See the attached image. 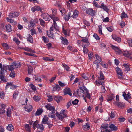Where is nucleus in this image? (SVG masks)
I'll list each match as a JSON object with an SVG mask.
<instances>
[{"label":"nucleus","mask_w":132,"mask_h":132,"mask_svg":"<svg viewBox=\"0 0 132 132\" xmlns=\"http://www.w3.org/2000/svg\"><path fill=\"white\" fill-rule=\"evenodd\" d=\"M104 81H102L101 80H100L98 79V80H96L95 81L96 84L98 86H99L100 85H101L102 86L104 85Z\"/></svg>","instance_id":"obj_16"},{"label":"nucleus","mask_w":132,"mask_h":132,"mask_svg":"<svg viewBox=\"0 0 132 132\" xmlns=\"http://www.w3.org/2000/svg\"><path fill=\"white\" fill-rule=\"evenodd\" d=\"M99 29L98 30L99 33L101 35H102V28L101 26H99Z\"/></svg>","instance_id":"obj_60"},{"label":"nucleus","mask_w":132,"mask_h":132,"mask_svg":"<svg viewBox=\"0 0 132 132\" xmlns=\"http://www.w3.org/2000/svg\"><path fill=\"white\" fill-rule=\"evenodd\" d=\"M86 13L87 14L92 16H94L95 15V12L92 9H87Z\"/></svg>","instance_id":"obj_5"},{"label":"nucleus","mask_w":132,"mask_h":132,"mask_svg":"<svg viewBox=\"0 0 132 132\" xmlns=\"http://www.w3.org/2000/svg\"><path fill=\"white\" fill-rule=\"evenodd\" d=\"M6 19L9 22L12 23L13 25L17 24V22L12 19H9V18L7 17L6 18Z\"/></svg>","instance_id":"obj_25"},{"label":"nucleus","mask_w":132,"mask_h":132,"mask_svg":"<svg viewBox=\"0 0 132 132\" xmlns=\"http://www.w3.org/2000/svg\"><path fill=\"white\" fill-rule=\"evenodd\" d=\"M62 65L63 67L64 68V69H65L67 71H68L69 70V67L67 65L65 64H63Z\"/></svg>","instance_id":"obj_52"},{"label":"nucleus","mask_w":132,"mask_h":132,"mask_svg":"<svg viewBox=\"0 0 132 132\" xmlns=\"http://www.w3.org/2000/svg\"><path fill=\"white\" fill-rule=\"evenodd\" d=\"M122 96L124 98V99L126 100H128L131 98L130 94L129 92H128L127 94L125 92H123Z\"/></svg>","instance_id":"obj_12"},{"label":"nucleus","mask_w":132,"mask_h":132,"mask_svg":"<svg viewBox=\"0 0 132 132\" xmlns=\"http://www.w3.org/2000/svg\"><path fill=\"white\" fill-rule=\"evenodd\" d=\"M24 109L25 111L28 112H30L32 110V106L31 105H29L24 107Z\"/></svg>","instance_id":"obj_17"},{"label":"nucleus","mask_w":132,"mask_h":132,"mask_svg":"<svg viewBox=\"0 0 132 132\" xmlns=\"http://www.w3.org/2000/svg\"><path fill=\"white\" fill-rule=\"evenodd\" d=\"M83 127L84 129L87 130L89 129L90 126L88 123H87L83 126Z\"/></svg>","instance_id":"obj_42"},{"label":"nucleus","mask_w":132,"mask_h":132,"mask_svg":"<svg viewBox=\"0 0 132 132\" xmlns=\"http://www.w3.org/2000/svg\"><path fill=\"white\" fill-rule=\"evenodd\" d=\"M50 30V33L47 34L48 36L50 38H52L53 39L54 38V36L53 33L52 32H51L52 31H51Z\"/></svg>","instance_id":"obj_41"},{"label":"nucleus","mask_w":132,"mask_h":132,"mask_svg":"<svg viewBox=\"0 0 132 132\" xmlns=\"http://www.w3.org/2000/svg\"><path fill=\"white\" fill-rule=\"evenodd\" d=\"M45 107L48 110L51 111L52 112H55V107L53 106H52L50 104H47L45 106Z\"/></svg>","instance_id":"obj_6"},{"label":"nucleus","mask_w":132,"mask_h":132,"mask_svg":"<svg viewBox=\"0 0 132 132\" xmlns=\"http://www.w3.org/2000/svg\"><path fill=\"white\" fill-rule=\"evenodd\" d=\"M61 88L58 84H55L53 87V90L59 91L61 90Z\"/></svg>","instance_id":"obj_18"},{"label":"nucleus","mask_w":132,"mask_h":132,"mask_svg":"<svg viewBox=\"0 0 132 132\" xmlns=\"http://www.w3.org/2000/svg\"><path fill=\"white\" fill-rule=\"evenodd\" d=\"M84 91L83 89H77L76 92L74 93L76 94V96H81L82 94L83 93Z\"/></svg>","instance_id":"obj_8"},{"label":"nucleus","mask_w":132,"mask_h":132,"mask_svg":"<svg viewBox=\"0 0 132 132\" xmlns=\"http://www.w3.org/2000/svg\"><path fill=\"white\" fill-rule=\"evenodd\" d=\"M40 98V97L38 95H34L33 97V99L36 102L39 101Z\"/></svg>","instance_id":"obj_38"},{"label":"nucleus","mask_w":132,"mask_h":132,"mask_svg":"<svg viewBox=\"0 0 132 132\" xmlns=\"http://www.w3.org/2000/svg\"><path fill=\"white\" fill-rule=\"evenodd\" d=\"M121 17L122 19L127 18L128 17V16L127 15V14L124 11L121 14Z\"/></svg>","instance_id":"obj_40"},{"label":"nucleus","mask_w":132,"mask_h":132,"mask_svg":"<svg viewBox=\"0 0 132 132\" xmlns=\"http://www.w3.org/2000/svg\"><path fill=\"white\" fill-rule=\"evenodd\" d=\"M5 28H6V30L9 32H10L12 31L11 26L10 24H6L5 26Z\"/></svg>","instance_id":"obj_36"},{"label":"nucleus","mask_w":132,"mask_h":132,"mask_svg":"<svg viewBox=\"0 0 132 132\" xmlns=\"http://www.w3.org/2000/svg\"><path fill=\"white\" fill-rule=\"evenodd\" d=\"M28 73L30 75L32 73L33 71V68L32 67L29 65H28Z\"/></svg>","instance_id":"obj_31"},{"label":"nucleus","mask_w":132,"mask_h":132,"mask_svg":"<svg viewBox=\"0 0 132 132\" xmlns=\"http://www.w3.org/2000/svg\"><path fill=\"white\" fill-rule=\"evenodd\" d=\"M7 129L9 131H11L14 129L13 126L11 124H10L7 127Z\"/></svg>","instance_id":"obj_39"},{"label":"nucleus","mask_w":132,"mask_h":132,"mask_svg":"<svg viewBox=\"0 0 132 132\" xmlns=\"http://www.w3.org/2000/svg\"><path fill=\"white\" fill-rule=\"evenodd\" d=\"M4 92L3 91L0 92V98L4 99Z\"/></svg>","instance_id":"obj_58"},{"label":"nucleus","mask_w":132,"mask_h":132,"mask_svg":"<svg viewBox=\"0 0 132 132\" xmlns=\"http://www.w3.org/2000/svg\"><path fill=\"white\" fill-rule=\"evenodd\" d=\"M51 19H52L53 22H55L56 21H57L59 20L58 17L56 16V15H51Z\"/></svg>","instance_id":"obj_29"},{"label":"nucleus","mask_w":132,"mask_h":132,"mask_svg":"<svg viewBox=\"0 0 132 132\" xmlns=\"http://www.w3.org/2000/svg\"><path fill=\"white\" fill-rule=\"evenodd\" d=\"M51 15H49L47 13H43L41 15V17L46 21H49L51 19Z\"/></svg>","instance_id":"obj_4"},{"label":"nucleus","mask_w":132,"mask_h":132,"mask_svg":"<svg viewBox=\"0 0 132 132\" xmlns=\"http://www.w3.org/2000/svg\"><path fill=\"white\" fill-rule=\"evenodd\" d=\"M20 64L19 63H16L14 62L11 64L9 65V70L12 71L16 68H18L20 67Z\"/></svg>","instance_id":"obj_1"},{"label":"nucleus","mask_w":132,"mask_h":132,"mask_svg":"<svg viewBox=\"0 0 132 132\" xmlns=\"http://www.w3.org/2000/svg\"><path fill=\"white\" fill-rule=\"evenodd\" d=\"M42 38L45 43H47L48 42V38H46L45 36H43L42 37Z\"/></svg>","instance_id":"obj_51"},{"label":"nucleus","mask_w":132,"mask_h":132,"mask_svg":"<svg viewBox=\"0 0 132 132\" xmlns=\"http://www.w3.org/2000/svg\"><path fill=\"white\" fill-rule=\"evenodd\" d=\"M81 41L83 42L87 43L88 41V39L86 37L83 38L81 40Z\"/></svg>","instance_id":"obj_56"},{"label":"nucleus","mask_w":132,"mask_h":132,"mask_svg":"<svg viewBox=\"0 0 132 132\" xmlns=\"http://www.w3.org/2000/svg\"><path fill=\"white\" fill-rule=\"evenodd\" d=\"M48 119V117L46 116H45L43 119L42 122L44 124H48V123L47 122Z\"/></svg>","instance_id":"obj_26"},{"label":"nucleus","mask_w":132,"mask_h":132,"mask_svg":"<svg viewBox=\"0 0 132 132\" xmlns=\"http://www.w3.org/2000/svg\"><path fill=\"white\" fill-rule=\"evenodd\" d=\"M0 78L1 80L3 81L6 82V80L4 78V75H0Z\"/></svg>","instance_id":"obj_55"},{"label":"nucleus","mask_w":132,"mask_h":132,"mask_svg":"<svg viewBox=\"0 0 132 132\" xmlns=\"http://www.w3.org/2000/svg\"><path fill=\"white\" fill-rule=\"evenodd\" d=\"M78 11L76 10H75L73 12L72 15L71 16V17H72L73 18L77 17L78 15Z\"/></svg>","instance_id":"obj_37"},{"label":"nucleus","mask_w":132,"mask_h":132,"mask_svg":"<svg viewBox=\"0 0 132 132\" xmlns=\"http://www.w3.org/2000/svg\"><path fill=\"white\" fill-rule=\"evenodd\" d=\"M54 28L56 31H59V27L57 26V24L55 22H53V25H52V27L50 28V30L53 31Z\"/></svg>","instance_id":"obj_7"},{"label":"nucleus","mask_w":132,"mask_h":132,"mask_svg":"<svg viewBox=\"0 0 132 132\" xmlns=\"http://www.w3.org/2000/svg\"><path fill=\"white\" fill-rule=\"evenodd\" d=\"M100 77H98V79L100 80H101L102 81H104V76L103 73L102 71H100L99 72Z\"/></svg>","instance_id":"obj_27"},{"label":"nucleus","mask_w":132,"mask_h":132,"mask_svg":"<svg viewBox=\"0 0 132 132\" xmlns=\"http://www.w3.org/2000/svg\"><path fill=\"white\" fill-rule=\"evenodd\" d=\"M38 22V21H35L34 20L32 19L29 21V24L28 26L29 27H33L34 26L35 23H37Z\"/></svg>","instance_id":"obj_15"},{"label":"nucleus","mask_w":132,"mask_h":132,"mask_svg":"<svg viewBox=\"0 0 132 132\" xmlns=\"http://www.w3.org/2000/svg\"><path fill=\"white\" fill-rule=\"evenodd\" d=\"M19 15V13L16 11H12L9 14V16L10 18H15Z\"/></svg>","instance_id":"obj_3"},{"label":"nucleus","mask_w":132,"mask_h":132,"mask_svg":"<svg viewBox=\"0 0 132 132\" xmlns=\"http://www.w3.org/2000/svg\"><path fill=\"white\" fill-rule=\"evenodd\" d=\"M40 25L43 27H44L45 24V22L42 19H39Z\"/></svg>","instance_id":"obj_46"},{"label":"nucleus","mask_w":132,"mask_h":132,"mask_svg":"<svg viewBox=\"0 0 132 132\" xmlns=\"http://www.w3.org/2000/svg\"><path fill=\"white\" fill-rule=\"evenodd\" d=\"M116 113V112H113V111H112L111 112V115L110 116V118L112 119L114 118L115 116Z\"/></svg>","instance_id":"obj_57"},{"label":"nucleus","mask_w":132,"mask_h":132,"mask_svg":"<svg viewBox=\"0 0 132 132\" xmlns=\"http://www.w3.org/2000/svg\"><path fill=\"white\" fill-rule=\"evenodd\" d=\"M123 55L125 56L128 57L131 59L132 57L131 56V53H130L128 51H125L123 53Z\"/></svg>","instance_id":"obj_21"},{"label":"nucleus","mask_w":132,"mask_h":132,"mask_svg":"<svg viewBox=\"0 0 132 132\" xmlns=\"http://www.w3.org/2000/svg\"><path fill=\"white\" fill-rule=\"evenodd\" d=\"M96 60L94 62V64L99 63L102 61V59L97 54H95Z\"/></svg>","instance_id":"obj_11"},{"label":"nucleus","mask_w":132,"mask_h":132,"mask_svg":"<svg viewBox=\"0 0 132 132\" xmlns=\"http://www.w3.org/2000/svg\"><path fill=\"white\" fill-rule=\"evenodd\" d=\"M11 109L10 108H8L7 112V114L6 115L8 117H10L11 116Z\"/></svg>","instance_id":"obj_43"},{"label":"nucleus","mask_w":132,"mask_h":132,"mask_svg":"<svg viewBox=\"0 0 132 132\" xmlns=\"http://www.w3.org/2000/svg\"><path fill=\"white\" fill-rule=\"evenodd\" d=\"M24 53L27 55H29V56H36L35 55L33 54H31V53H27V52H24Z\"/></svg>","instance_id":"obj_59"},{"label":"nucleus","mask_w":132,"mask_h":132,"mask_svg":"<svg viewBox=\"0 0 132 132\" xmlns=\"http://www.w3.org/2000/svg\"><path fill=\"white\" fill-rule=\"evenodd\" d=\"M15 73L14 71H12L11 72L10 75V76L12 78H14L15 77Z\"/></svg>","instance_id":"obj_50"},{"label":"nucleus","mask_w":132,"mask_h":132,"mask_svg":"<svg viewBox=\"0 0 132 132\" xmlns=\"http://www.w3.org/2000/svg\"><path fill=\"white\" fill-rule=\"evenodd\" d=\"M114 103L117 106L121 108H123L125 106V104L122 102H114Z\"/></svg>","instance_id":"obj_9"},{"label":"nucleus","mask_w":132,"mask_h":132,"mask_svg":"<svg viewBox=\"0 0 132 132\" xmlns=\"http://www.w3.org/2000/svg\"><path fill=\"white\" fill-rule=\"evenodd\" d=\"M93 36L95 37V39L97 40H99L100 38L96 34H94L93 35Z\"/></svg>","instance_id":"obj_64"},{"label":"nucleus","mask_w":132,"mask_h":132,"mask_svg":"<svg viewBox=\"0 0 132 132\" xmlns=\"http://www.w3.org/2000/svg\"><path fill=\"white\" fill-rule=\"evenodd\" d=\"M109 128H110L111 130L112 131H116L118 129L117 127L112 124H111L109 126Z\"/></svg>","instance_id":"obj_20"},{"label":"nucleus","mask_w":132,"mask_h":132,"mask_svg":"<svg viewBox=\"0 0 132 132\" xmlns=\"http://www.w3.org/2000/svg\"><path fill=\"white\" fill-rule=\"evenodd\" d=\"M61 96H55L54 97V100H55L57 103L59 102L62 100Z\"/></svg>","instance_id":"obj_35"},{"label":"nucleus","mask_w":132,"mask_h":132,"mask_svg":"<svg viewBox=\"0 0 132 132\" xmlns=\"http://www.w3.org/2000/svg\"><path fill=\"white\" fill-rule=\"evenodd\" d=\"M19 92L18 91L16 90L15 91L13 95V98L14 99H16L17 96H18Z\"/></svg>","instance_id":"obj_47"},{"label":"nucleus","mask_w":132,"mask_h":132,"mask_svg":"<svg viewBox=\"0 0 132 132\" xmlns=\"http://www.w3.org/2000/svg\"><path fill=\"white\" fill-rule=\"evenodd\" d=\"M43 59L47 61H52L54 60V59L53 58H50L49 57H43Z\"/></svg>","instance_id":"obj_44"},{"label":"nucleus","mask_w":132,"mask_h":132,"mask_svg":"<svg viewBox=\"0 0 132 132\" xmlns=\"http://www.w3.org/2000/svg\"><path fill=\"white\" fill-rule=\"evenodd\" d=\"M117 74L119 75L122 76L123 72L118 67H117L116 68Z\"/></svg>","instance_id":"obj_24"},{"label":"nucleus","mask_w":132,"mask_h":132,"mask_svg":"<svg viewBox=\"0 0 132 132\" xmlns=\"http://www.w3.org/2000/svg\"><path fill=\"white\" fill-rule=\"evenodd\" d=\"M60 39L62 40V43L64 45H67L68 44V41L66 38L61 37Z\"/></svg>","instance_id":"obj_22"},{"label":"nucleus","mask_w":132,"mask_h":132,"mask_svg":"<svg viewBox=\"0 0 132 132\" xmlns=\"http://www.w3.org/2000/svg\"><path fill=\"white\" fill-rule=\"evenodd\" d=\"M65 110H62L60 113L57 112L56 113V114L57 117L61 120H62L64 118L67 117V114L64 112Z\"/></svg>","instance_id":"obj_2"},{"label":"nucleus","mask_w":132,"mask_h":132,"mask_svg":"<svg viewBox=\"0 0 132 132\" xmlns=\"http://www.w3.org/2000/svg\"><path fill=\"white\" fill-rule=\"evenodd\" d=\"M85 96L86 97L90 100L91 99V97L90 96V94L88 92H86L85 93Z\"/></svg>","instance_id":"obj_62"},{"label":"nucleus","mask_w":132,"mask_h":132,"mask_svg":"<svg viewBox=\"0 0 132 132\" xmlns=\"http://www.w3.org/2000/svg\"><path fill=\"white\" fill-rule=\"evenodd\" d=\"M100 64L102 67L105 68H107L108 67V66L106 63L102 62H101Z\"/></svg>","instance_id":"obj_45"},{"label":"nucleus","mask_w":132,"mask_h":132,"mask_svg":"<svg viewBox=\"0 0 132 132\" xmlns=\"http://www.w3.org/2000/svg\"><path fill=\"white\" fill-rule=\"evenodd\" d=\"M51 10L52 11V15H56V11L57 10V9H52Z\"/></svg>","instance_id":"obj_54"},{"label":"nucleus","mask_w":132,"mask_h":132,"mask_svg":"<svg viewBox=\"0 0 132 132\" xmlns=\"http://www.w3.org/2000/svg\"><path fill=\"white\" fill-rule=\"evenodd\" d=\"M31 10L33 13L36 11H40L41 12L42 11L41 9L39 6H34L32 7L31 9Z\"/></svg>","instance_id":"obj_10"},{"label":"nucleus","mask_w":132,"mask_h":132,"mask_svg":"<svg viewBox=\"0 0 132 132\" xmlns=\"http://www.w3.org/2000/svg\"><path fill=\"white\" fill-rule=\"evenodd\" d=\"M37 128L38 129H40L41 130L40 131H42L44 130V127L43 125L42 124H38L37 126Z\"/></svg>","instance_id":"obj_34"},{"label":"nucleus","mask_w":132,"mask_h":132,"mask_svg":"<svg viewBox=\"0 0 132 132\" xmlns=\"http://www.w3.org/2000/svg\"><path fill=\"white\" fill-rule=\"evenodd\" d=\"M58 83L59 85L61 87H64L65 85V84L64 83H63L62 81H58Z\"/></svg>","instance_id":"obj_61"},{"label":"nucleus","mask_w":132,"mask_h":132,"mask_svg":"<svg viewBox=\"0 0 132 132\" xmlns=\"http://www.w3.org/2000/svg\"><path fill=\"white\" fill-rule=\"evenodd\" d=\"M43 112V110L42 109H37L35 115V116H38L40 115Z\"/></svg>","instance_id":"obj_23"},{"label":"nucleus","mask_w":132,"mask_h":132,"mask_svg":"<svg viewBox=\"0 0 132 132\" xmlns=\"http://www.w3.org/2000/svg\"><path fill=\"white\" fill-rule=\"evenodd\" d=\"M64 95L68 94L70 96L72 95V93L71 92L70 89L68 88H66L64 89Z\"/></svg>","instance_id":"obj_13"},{"label":"nucleus","mask_w":132,"mask_h":132,"mask_svg":"<svg viewBox=\"0 0 132 132\" xmlns=\"http://www.w3.org/2000/svg\"><path fill=\"white\" fill-rule=\"evenodd\" d=\"M25 128L26 130L27 131H31V127L28 124H26L25 125Z\"/></svg>","instance_id":"obj_49"},{"label":"nucleus","mask_w":132,"mask_h":132,"mask_svg":"<svg viewBox=\"0 0 132 132\" xmlns=\"http://www.w3.org/2000/svg\"><path fill=\"white\" fill-rule=\"evenodd\" d=\"M28 37L27 38V41L30 43H33V40L32 36L29 34L28 35Z\"/></svg>","instance_id":"obj_28"},{"label":"nucleus","mask_w":132,"mask_h":132,"mask_svg":"<svg viewBox=\"0 0 132 132\" xmlns=\"http://www.w3.org/2000/svg\"><path fill=\"white\" fill-rule=\"evenodd\" d=\"M13 40L18 45H19L20 43V42L19 40L16 37H15L13 39Z\"/></svg>","instance_id":"obj_48"},{"label":"nucleus","mask_w":132,"mask_h":132,"mask_svg":"<svg viewBox=\"0 0 132 132\" xmlns=\"http://www.w3.org/2000/svg\"><path fill=\"white\" fill-rule=\"evenodd\" d=\"M2 45L4 49L5 50H8L10 48V47L7 43H2Z\"/></svg>","instance_id":"obj_33"},{"label":"nucleus","mask_w":132,"mask_h":132,"mask_svg":"<svg viewBox=\"0 0 132 132\" xmlns=\"http://www.w3.org/2000/svg\"><path fill=\"white\" fill-rule=\"evenodd\" d=\"M112 37L113 39L118 43L120 42L121 40V39L120 37H117L115 35H112Z\"/></svg>","instance_id":"obj_19"},{"label":"nucleus","mask_w":132,"mask_h":132,"mask_svg":"<svg viewBox=\"0 0 132 132\" xmlns=\"http://www.w3.org/2000/svg\"><path fill=\"white\" fill-rule=\"evenodd\" d=\"M79 100H78L76 99L72 101V103L73 105H76L77 104Z\"/></svg>","instance_id":"obj_63"},{"label":"nucleus","mask_w":132,"mask_h":132,"mask_svg":"<svg viewBox=\"0 0 132 132\" xmlns=\"http://www.w3.org/2000/svg\"><path fill=\"white\" fill-rule=\"evenodd\" d=\"M114 98L115 96L113 95H111L107 96L106 100L108 102H109L114 99Z\"/></svg>","instance_id":"obj_30"},{"label":"nucleus","mask_w":132,"mask_h":132,"mask_svg":"<svg viewBox=\"0 0 132 132\" xmlns=\"http://www.w3.org/2000/svg\"><path fill=\"white\" fill-rule=\"evenodd\" d=\"M34 78L35 80L36 81L41 82L42 81L40 77L35 76Z\"/></svg>","instance_id":"obj_53"},{"label":"nucleus","mask_w":132,"mask_h":132,"mask_svg":"<svg viewBox=\"0 0 132 132\" xmlns=\"http://www.w3.org/2000/svg\"><path fill=\"white\" fill-rule=\"evenodd\" d=\"M100 8L103 9V10L106 12H109V9L108 7L106 5H105L104 3H102L101 5L100 6Z\"/></svg>","instance_id":"obj_14"},{"label":"nucleus","mask_w":132,"mask_h":132,"mask_svg":"<svg viewBox=\"0 0 132 132\" xmlns=\"http://www.w3.org/2000/svg\"><path fill=\"white\" fill-rule=\"evenodd\" d=\"M123 65L125 68V71H127V72L130 70L129 66V64H126L125 63Z\"/></svg>","instance_id":"obj_32"}]
</instances>
